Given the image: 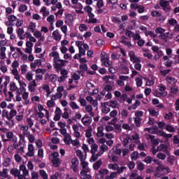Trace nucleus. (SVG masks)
<instances>
[{"label": "nucleus", "instance_id": "nucleus-9", "mask_svg": "<svg viewBox=\"0 0 179 179\" xmlns=\"http://www.w3.org/2000/svg\"><path fill=\"white\" fill-rule=\"evenodd\" d=\"M101 166H103V162L101 161V159H99L94 163L93 169L94 170H99L101 167Z\"/></svg>", "mask_w": 179, "mask_h": 179}, {"label": "nucleus", "instance_id": "nucleus-39", "mask_svg": "<svg viewBox=\"0 0 179 179\" xmlns=\"http://www.w3.org/2000/svg\"><path fill=\"white\" fill-rule=\"evenodd\" d=\"M57 78H58L57 74H51L49 76L50 82H52V83L57 82Z\"/></svg>", "mask_w": 179, "mask_h": 179}, {"label": "nucleus", "instance_id": "nucleus-46", "mask_svg": "<svg viewBox=\"0 0 179 179\" xmlns=\"http://www.w3.org/2000/svg\"><path fill=\"white\" fill-rule=\"evenodd\" d=\"M117 170V174H121L122 173H124V170H127V166H118V169Z\"/></svg>", "mask_w": 179, "mask_h": 179}, {"label": "nucleus", "instance_id": "nucleus-18", "mask_svg": "<svg viewBox=\"0 0 179 179\" xmlns=\"http://www.w3.org/2000/svg\"><path fill=\"white\" fill-rule=\"evenodd\" d=\"M97 149H99V145L96 143L91 145V153L92 155H96V152H97Z\"/></svg>", "mask_w": 179, "mask_h": 179}, {"label": "nucleus", "instance_id": "nucleus-47", "mask_svg": "<svg viewBox=\"0 0 179 179\" xmlns=\"http://www.w3.org/2000/svg\"><path fill=\"white\" fill-rule=\"evenodd\" d=\"M134 122L136 124V126L137 127H141V124H142V122H141V117H134Z\"/></svg>", "mask_w": 179, "mask_h": 179}, {"label": "nucleus", "instance_id": "nucleus-41", "mask_svg": "<svg viewBox=\"0 0 179 179\" xmlns=\"http://www.w3.org/2000/svg\"><path fill=\"white\" fill-rule=\"evenodd\" d=\"M36 25L34 22H30L29 24V29L31 30V33H34V29H36Z\"/></svg>", "mask_w": 179, "mask_h": 179}, {"label": "nucleus", "instance_id": "nucleus-14", "mask_svg": "<svg viewBox=\"0 0 179 179\" xmlns=\"http://www.w3.org/2000/svg\"><path fill=\"white\" fill-rule=\"evenodd\" d=\"M101 62H104L106 61H108V56H107V53L106 52H102L100 55Z\"/></svg>", "mask_w": 179, "mask_h": 179}, {"label": "nucleus", "instance_id": "nucleus-64", "mask_svg": "<svg viewBox=\"0 0 179 179\" xmlns=\"http://www.w3.org/2000/svg\"><path fill=\"white\" fill-rule=\"evenodd\" d=\"M31 179H38V173L37 172H32Z\"/></svg>", "mask_w": 179, "mask_h": 179}, {"label": "nucleus", "instance_id": "nucleus-5", "mask_svg": "<svg viewBox=\"0 0 179 179\" xmlns=\"http://www.w3.org/2000/svg\"><path fill=\"white\" fill-rule=\"evenodd\" d=\"M115 121H117V119H116L115 117H114V118L111 120V124H112V125H114L115 129H117V131L118 132H122V129H121V124L115 123Z\"/></svg>", "mask_w": 179, "mask_h": 179}, {"label": "nucleus", "instance_id": "nucleus-19", "mask_svg": "<svg viewBox=\"0 0 179 179\" xmlns=\"http://www.w3.org/2000/svg\"><path fill=\"white\" fill-rule=\"evenodd\" d=\"M167 162L171 166H174V162H176V157L171 155L167 157Z\"/></svg>", "mask_w": 179, "mask_h": 179}, {"label": "nucleus", "instance_id": "nucleus-33", "mask_svg": "<svg viewBox=\"0 0 179 179\" xmlns=\"http://www.w3.org/2000/svg\"><path fill=\"white\" fill-rule=\"evenodd\" d=\"M143 162L146 163V164H150V163L153 162V157L148 156L144 159Z\"/></svg>", "mask_w": 179, "mask_h": 179}, {"label": "nucleus", "instance_id": "nucleus-36", "mask_svg": "<svg viewBox=\"0 0 179 179\" xmlns=\"http://www.w3.org/2000/svg\"><path fill=\"white\" fill-rule=\"evenodd\" d=\"M81 121L83 125H87V124H92V117H89L87 120H85V117H83Z\"/></svg>", "mask_w": 179, "mask_h": 179}, {"label": "nucleus", "instance_id": "nucleus-50", "mask_svg": "<svg viewBox=\"0 0 179 179\" xmlns=\"http://www.w3.org/2000/svg\"><path fill=\"white\" fill-rule=\"evenodd\" d=\"M129 114V112L125 109H123L121 111V115H122V118H127V117H128Z\"/></svg>", "mask_w": 179, "mask_h": 179}, {"label": "nucleus", "instance_id": "nucleus-11", "mask_svg": "<svg viewBox=\"0 0 179 179\" xmlns=\"http://www.w3.org/2000/svg\"><path fill=\"white\" fill-rule=\"evenodd\" d=\"M17 114V111L15 109H11L10 113H8V116L7 117V120L10 121L13 118V117H15V115Z\"/></svg>", "mask_w": 179, "mask_h": 179}, {"label": "nucleus", "instance_id": "nucleus-4", "mask_svg": "<svg viewBox=\"0 0 179 179\" xmlns=\"http://www.w3.org/2000/svg\"><path fill=\"white\" fill-rule=\"evenodd\" d=\"M129 57L130 58V61L133 62V64L141 62V59L135 55V52L134 51H130L129 52Z\"/></svg>", "mask_w": 179, "mask_h": 179}, {"label": "nucleus", "instance_id": "nucleus-32", "mask_svg": "<svg viewBox=\"0 0 179 179\" xmlns=\"http://www.w3.org/2000/svg\"><path fill=\"white\" fill-rule=\"evenodd\" d=\"M117 177V172L110 173V176H106L105 179H115Z\"/></svg>", "mask_w": 179, "mask_h": 179}, {"label": "nucleus", "instance_id": "nucleus-20", "mask_svg": "<svg viewBox=\"0 0 179 179\" xmlns=\"http://www.w3.org/2000/svg\"><path fill=\"white\" fill-rule=\"evenodd\" d=\"M10 174H11L12 176H14V177H17L20 174V171L16 169H12L10 171Z\"/></svg>", "mask_w": 179, "mask_h": 179}, {"label": "nucleus", "instance_id": "nucleus-22", "mask_svg": "<svg viewBox=\"0 0 179 179\" xmlns=\"http://www.w3.org/2000/svg\"><path fill=\"white\" fill-rule=\"evenodd\" d=\"M23 33H24V30H23V29H22V28H19L17 31V34L20 40H24V37L22 36Z\"/></svg>", "mask_w": 179, "mask_h": 179}, {"label": "nucleus", "instance_id": "nucleus-13", "mask_svg": "<svg viewBox=\"0 0 179 179\" xmlns=\"http://www.w3.org/2000/svg\"><path fill=\"white\" fill-rule=\"evenodd\" d=\"M154 96L156 97H166V96H167V92H160L159 91H155L154 92Z\"/></svg>", "mask_w": 179, "mask_h": 179}, {"label": "nucleus", "instance_id": "nucleus-63", "mask_svg": "<svg viewBox=\"0 0 179 179\" xmlns=\"http://www.w3.org/2000/svg\"><path fill=\"white\" fill-rule=\"evenodd\" d=\"M52 143L57 144L59 143V138L57 137H52L51 139Z\"/></svg>", "mask_w": 179, "mask_h": 179}, {"label": "nucleus", "instance_id": "nucleus-60", "mask_svg": "<svg viewBox=\"0 0 179 179\" xmlns=\"http://www.w3.org/2000/svg\"><path fill=\"white\" fill-rule=\"evenodd\" d=\"M14 157H15V160L17 163H20V162H22V157H20V155H19V154H15Z\"/></svg>", "mask_w": 179, "mask_h": 179}, {"label": "nucleus", "instance_id": "nucleus-54", "mask_svg": "<svg viewBox=\"0 0 179 179\" xmlns=\"http://www.w3.org/2000/svg\"><path fill=\"white\" fill-rule=\"evenodd\" d=\"M25 78L27 80H28V82H31V80H33V74L31 73L28 72Z\"/></svg>", "mask_w": 179, "mask_h": 179}, {"label": "nucleus", "instance_id": "nucleus-45", "mask_svg": "<svg viewBox=\"0 0 179 179\" xmlns=\"http://www.w3.org/2000/svg\"><path fill=\"white\" fill-rule=\"evenodd\" d=\"M27 65L23 64L21 66V73L22 75H26V72H27Z\"/></svg>", "mask_w": 179, "mask_h": 179}, {"label": "nucleus", "instance_id": "nucleus-56", "mask_svg": "<svg viewBox=\"0 0 179 179\" xmlns=\"http://www.w3.org/2000/svg\"><path fill=\"white\" fill-rule=\"evenodd\" d=\"M96 43L99 47H101L102 45H104L106 44V42L104 41H103L102 39H98L96 41Z\"/></svg>", "mask_w": 179, "mask_h": 179}, {"label": "nucleus", "instance_id": "nucleus-28", "mask_svg": "<svg viewBox=\"0 0 179 179\" xmlns=\"http://www.w3.org/2000/svg\"><path fill=\"white\" fill-rule=\"evenodd\" d=\"M151 16L152 17H162V13L157 11V10H154L151 12Z\"/></svg>", "mask_w": 179, "mask_h": 179}, {"label": "nucleus", "instance_id": "nucleus-57", "mask_svg": "<svg viewBox=\"0 0 179 179\" xmlns=\"http://www.w3.org/2000/svg\"><path fill=\"white\" fill-rule=\"evenodd\" d=\"M28 139L30 143H34V141H36V138H34V136L33 134H29L28 135Z\"/></svg>", "mask_w": 179, "mask_h": 179}, {"label": "nucleus", "instance_id": "nucleus-38", "mask_svg": "<svg viewBox=\"0 0 179 179\" xmlns=\"http://www.w3.org/2000/svg\"><path fill=\"white\" fill-rule=\"evenodd\" d=\"M87 25L85 24H80L79 27L80 31H87Z\"/></svg>", "mask_w": 179, "mask_h": 179}, {"label": "nucleus", "instance_id": "nucleus-51", "mask_svg": "<svg viewBox=\"0 0 179 179\" xmlns=\"http://www.w3.org/2000/svg\"><path fill=\"white\" fill-rule=\"evenodd\" d=\"M80 69L82 72H87V65L86 64L80 65Z\"/></svg>", "mask_w": 179, "mask_h": 179}, {"label": "nucleus", "instance_id": "nucleus-1", "mask_svg": "<svg viewBox=\"0 0 179 179\" xmlns=\"http://www.w3.org/2000/svg\"><path fill=\"white\" fill-rule=\"evenodd\" d=\"M68 63V61L64 59H58V62H55L57 72H59L65 66L66 64Z\"/></svg>", "mask_w": 179, "mask_h": 179}, {"label": "nucleus", "instance_id": "nucleus-7", "mask_svg": "<svg viewBox=\"0 0 179 179\" xmlns=\"http://www.w3.org/2000/svg\"><path fill=\"white\" fill-rule=\"evenodd\" d=\"M103 131H104V127L103 126L98 127L97 134H96V136L98 138H103V136H104V133L103 132Z\"/></svg>", "mask_w": 179, "mask_h": 179}, {"label": "nucleus", "instance_id": "nucleus-58", "mask_svg": "<svg viewBox=\"0 0 179 179\" xmlns=\"http://www.w3.org/2000/svg\"><path fill=\"white\" fill-rule=\"evenodd\" d=\"M173 113L169 112V113L165 114L164 118L165 120H171V118H173Z\"/></svg>", "mask_w": 179, "mask_h": 179}, {"label": "nucleus", "instance_id": "nucleus-30", "mask_svg": "<svg viewBox=\"0 0 179 179\" xmlns=\"http://www.w3.org/2000/svg\"><path fill=\"white\" fill-rule=\"evenodd\" d=\"M70 107L72 108V110H79V106H78L75 101L70 102Z\"/></svg>", "mask_w": 179, "mask_h": 179}, {"label": "nucleus", "instance_id": "nucleus-62", "mask_svg": "<svg viewBox=\"0 0 179 179\" xmlns=\"http://www.w3.org/2000/svg\"><path fill=\"white\" fill-rule=\"evenodd\" d=\"M56 27H61L64 25V21L61 20H58L57 22H56Z\"/></svg>", "mask_w": 179, "mask_h": 179}, {"label": "nucleus", "instance_id": "nucleus-43", "mask_svg": "<svg viewBox=\"0 0 179 179\" xmlns=\"http://www.w3.org/2000/svg\"><path fill=\"white\" fill-rule=\"evenodd\" d=\"M159 5L160 6H162V8H165L166 6H169V5H170V3L164 0H161V1L159 2Z\"/></svg>", "mask_w": 179, "mask_h": 179}, {"label": "nucleus", "instance_id": "nucleus-8", "mask_svg": "<svg viewBox=\"0 0 179 179\" xmlns=\"http://www.w3.org/2000/svg\"><path fill=\"white\" fill-rule=\"evenodd\" d=\"M52 36L54 38V40H56V41H59L61 40V34H59V32L58 31V29H56L54 31L52 34Z\"/></svg>", "mask_w": 179, "mask_h": 179}, {"label": "nucleus", "instance_id": "nucleus-48", "mask_svg": "<svg viewBox=\"0 0 179 179\" xmlns=\"http://www.w3.org/2000/svg\"><path fill=\"white\" fill-rule=\"evenodd\" d=\"M137 169L140 171H142L143 170V169H145L143 163H142L141 162H137Z\"/></svg>", "mask_w": 179, "mask_h": 179}, {"label": "nucleus", "instance_id": "nucleus-21", "mask_svg": "<svg viewBox=\"0 0 179 179\" xmlns=\"http://www.w3.org/2000/svg\"><path fill=\"white\" fill-rule=\"evenodd\" d=\"M108 173V169H101L99 171V174L101 176V178H104V176H106V174Z\"/></svg>", "mask_w": 179, "mask_h": 179}, {"label": "nucleus", "instance_id": "nucleus-15", "mask_svg": "<svg viewBox=\"0 0 179 179\" xmlns=\"http://www.w3.org/2000/svg\"><path fill=\"white\" fill-rule=\"evenodd\" d=\"M52 163L54 167H59V166H61V162L59 161V158H53L52 159Z\"/></svg>", "mask_w": 179, "mask_h": 179}, {"label": "nucleus", "instance_id": "nucleus-10", "mask_svg": "<svg viewBox=\"0 0 179 179\" xmlns=\"http://www.w3.org/2000/svg\"><path fill=\"white\" fill-rule=\"evenodd\" d=\"M88 16L90 17L88 23H97V19L94 18V14L92 13H88Z\"/></svg>", "mask_w": 179, "mask_h": 179}, {"label": "nucleus", "instance_id": "nucleus-42", "mask_svg": "<svg viewBox=\"0 0 179 179\" xmlns=\"http://www.w3.org/2000/svg\"><path fill=\"white\" fill-rule=\"evenodd\" d=\"M102 64L106 66V68L111 67V65H113V62L110 61V59L108 60H106L105 62H102Z\"/></svg>", "mask_w": 179, "mask_h": 179}, {"label": "nucleus", "instance_id": "nucleus-40", "mask_svg": "<svg viewBox=\"0 0 179 179\" xmlns=\"http://www.w3.org/2000/svg\"><path fill=\"white\" fill-rule=\"evenodd\" d=\"M19 12H20V13H23V12H26V10H27V6L26 5H21L19 8H18Z\"/></svg>", "mask_w": 179, "mask_h": 179}, {"label": "nucleus", "instance_id": "nucleus-35", "mask_svg": "<svg viewBox=\"0 0 179 179\" xmlns=\"http://www.w3.org/2000/svg\"><path fill=\"white\" fill-rule=\"evenodd\" d=\"M118 106V101L116 100H111L110 107L112 108H117V106Z\"/></svg>", "mask_w": 179, "mask_h": 179}, {"label": "nucleus", "instance_id": "nucleus-26", "mask_svg": "<svg viewBox=\"0 0 179 179\" xmlns=\"http://www.w3.org/2000/svg\"><path fill=\"white\" fill-rule=\"evenodd\" d=\"M106 104H107V102H104L103 103H101L102 107H105L104 109L102 110V113L104 114H108L110 113V108L106 106Z\"/></svg>", "mask_w": 179, "mask_h": 179}, {"label": "nucleus", "instance_id": "nucleus-16", "mask_svg": "<svg viewBox=\"0 0 179 179\" xmlns=\"http://www.w3.org/2000/svg\"><path fill=\"white\" fill-rule=\"evenodd\" d=\"M159 133L160 136H163V138H165L166 139H169L173 136V134H166L164 131H159Z\"/></svg>", "mask_w": 179, "mask_h": 179}, {"label": "nucleus", "instance_id": "nucleus-25", "mask_svg": "<svg viewBox=\"0 0 179 179\" xmlns=\"http://www.w3.org/2000/svg\"><path fill=\"white\" fill-rule=\"evenodd\" d=\"M52 57H54V63L58 62V59H59V53H58L57 51L52 52Z\"/></svg>", "mask_w": 179, "mask_h": 179}, {"label": "nucleus", "instance_id": "nucleus-53", "mask_svg": "<svg viewBox=\"0 0 179 179\" xmlns=\"http://www.w3.org/2000/svg\"><path fill=\"white\" fill-rule=\"evenodd\" d=\"M127 166L129 169V170H134V169H135V162L132 161L129 162L127 164Z\"/></svg>", "mask_w": 179, "mask_h": 179}, {"label": "nucleus", "instance_id": "nucleus-17", "mask_svg": "<svg viewBox=\"0 0 179 179\" xmlns=\"http://www.w3.org/2000/svg\"><path fill=\"white\" fill-rule=\"evenodd\" d=\"M166 81L168 83H171V85H175V83H177V80L171 76H166Z\"/></svg>", "mask_w": 179, "mask_h": 179}, {"label": "nucleus", "instance_id": "nucleus-34", "mask_svg": "<svg viewBox=\"0 0 179 179\" xmlns=\"http://www.w3.org/2000/svg\"><path fill=\"white\" fill-rule=\"evenodd\" d=\"M136 83L137 87H141V86H142V83H143L142 77H138V78H136Z\"/></svg>", "mask_w": 179, "mask_h": 179}, {"label": "nucleus", "instance_id": "nucleus-3", "mask_svg": "<svg viewBox=\"0 0 179 179\" xmlns=\"http://www.w3.org/2000/svg\"><path fill=\"white\" fill-rule=\"evenodd\" d=\"M157 171H159V173H161L162 171V174H169V173H170V168H169V166H165L164 165L159 164V166L157 167Z\"/></svg>", "mask_w": 179, "mask_h": 179}, {"label": "nucleus", "instance_id": "nucleus-31", "mask_svg": "<svg viewBox=\"0 0 179 179\" xmlns=\"http://www.w3.org/2000/svg\"><path fill=\"white\" fill-rule=\"evenodd\" d=\"M165 129L168 131V132H176V129L171 124L166 125Z\"/></svg>", "mask_w": 179, "mask_h": 179}, {"label": "nucleus", "instance_id": "nucleus-61", "mask_svg": "<svg viewBox=\"0 0 179 179\" xmlns=\"http://www.w3.org/2000/svg\"><path fill=\"white\" fill-rule=\"evenodd\" d=\"M71 78L73 80H79V79H80V76L78 75V73H74L73 75L71 76Z\"/></svg>", "mask_w": 179, "mask_h": 179}, {"label": "nucleus", "instance_id": "nucleus-24", "mask_svg": "<svg viewBox=\"0 0 179 179\" xmlns=\"http://www.w3.org/2000/svg\"><path fill=\"white\" fill-rule=\"evenodd\" d=\"M39 174L43 179H48V174L43 169L39 171Z\"/></svg>", "mask_w": 179, "mask_h": 179}, {"label": "nucleus", "instance_id": "nucleus-23", "mask_svg": "<svg viewBox=\"0 0 179 179\" xmlns=\"http://www.w3.org/2000/svg\"><path fill=\"white\" fill-rule=\"evenodd\" d=\"M131 160H138V159H139V152L137 151L133 152L131 155Z\"/></svg>", "mask_w": 179, "mask_h": 179}, {"label": "nucleus", "instance_id": "nucleus-52", "mask_svg": "<svg viewBox=\"0 0 179 179\" xmlns=\"http://www.w3.org/2000/svg\"><path fill=\"white\" fill-rule=\"evenodd\" d=\"M108 169H112V170H117V169H118V164H117V163L110 164L108 165Z\"/></svg>", "mask_w": 179, "mask_h": 179}, {"label": "nucleus", "instance_id": "nucleus-29", "mask_svg": "<svg viewBox=\"0 0 179 179\" xmlns=\"http://www.w3.org/2000/svg\"><path fill=\"white\" fill-rule=\"evenodd\" d=\"M10 86V90H11V92H16L17 90V86H16V83L12 82L10 83L9 85Z\"/></svg>", "mask_w": 179, "mask_h": 179}, {"label": "nucleus", "instance_id": "nucleus-59", "mask_svg": "<svg viewBox=\"0 0 179 179\" xmlns=\"http://www.w3.org/2000/svg\"><path fill=\"white\" fill-rule=\"evenodd\" d=\"M165 31H166V29L162 27H158L155 29V32L159 34H162V33H164Z\"/></svg>", "mask_w": 179, "mask_h": 179}, {"label": "nucleus", "instance_id": "nucleus-44", "mask_svg": "<svg viewBox=\"0 0 179 179\" xmlns=\"http://www.w3.org/2000/svg\"><path fill=\"white\" fill-rule=\"evenodd\" d=\"M157 157L161 160H165L166 155V154H163L162 152H159L158 154H157Z\"/></svg>", "mask_w": 179, "mask_h": 179}, {"label": "nucleus", "instance_id": "nucleus-49", "mask_svg": "<svg viewBox=\"0 0 179 179\" xmlns=\"http://www.w3.org/2000/svg\"><path fill=\"white\" fill-rule=\"evenodd\" d=\"M171 72V69H166V70H161L160 73L162 76H166L167 74L170 73Z\"/></svg>", "mask_w": 179, "mask_h": 179}, {"label": "nucleus", "instance_id": "nucleus-6", "mask_svg": "<svg viewBox=\"0 0 179 179\" xmlns=\"http://www.w3.org/2000/svg\"><path fill=\"white\" fill-rule=\"evenodd\" d=\"M8 20H9V24H7V26H15L13 22H16L17 17L15 15H11L8 16Z\"/></svg>", "mask_w": 179, "mask_h": 179}, {"label": "nucleus", "instance_id": "nucleus-12", "mask_svg": "<svg viewBox=\"0 0 179 179\" xmlns=\"http://www.w3.org/2000/svg\"><path fill=\"white\" fill-rule=\"evenodd\" d=\"M148 138L149 139L151 140V143L152 145H154L155 146H157V145H159V140L158 139H155V136L154 135H148Z\"/></svg>", "mask_w": 179, "mask_h": 179}, {"label": "nucleus", "instance_id": "nucleus-55", "mask_svg": "<svg viewBox=\"0 0 179 179\" xmlns=\"http://www.w3.org/2000/svg\"><path fill=\"white\" fill-rule=\"evenodd\" d=\"M171 92L173 94H177V93H178V87L175 85V86L171 87Z\"/></svg>", "mask_w": 179, "mask_h": 179}, {"label": "nucleus", "instance_id": "nucleus-27", "mask_svg": "<svg viewBox=\"0 0 179 179\" xmlns=\"http://www.w3.org/2000/svg\"><path fill=\"white\" fill-rule=\"evenodd\" d=\"M0 177L8 178V169H3L2 171H0Z\"/></svg>", "mask_w": 179, "mask_h": 179}, {"label": "nucleus", "instance_id": "nucleus-37", "mask_svg": "<svg viewBox=\"0 0 179 179\" xmlns=\"http://www.w3.org/2000/svg\"><path fill=\"white\" fill-rule=\"evenodd\" d=\"M78 101L82 107H86V106L87 105V101H86V99L83 98H80Z\"/></svg>", "mask_w": 179, "mask_h": 179}, {"label": "nucleus", "instance_id": "nucleus-2", "mask_svg": "<svg viewBox=\"0 0 179 179\" xmlns=\"http://www.w3.org/2000/svg\"><path fill=\"white\" fill-rule=\"evenodd\" d=\"M79 166V159L77 157H74L71 159V169H73V173H76L78 170V166Z\"/></svg>", "mask_w": 179, "mask_h": 179}]
</instances>
